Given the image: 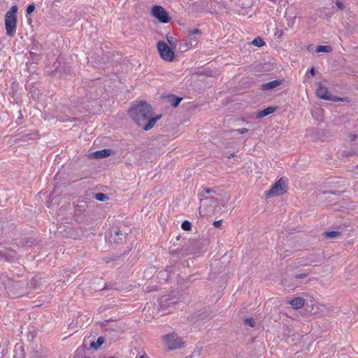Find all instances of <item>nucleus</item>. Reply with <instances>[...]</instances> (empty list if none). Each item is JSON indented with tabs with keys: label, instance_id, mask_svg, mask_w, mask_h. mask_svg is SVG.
Returning <instances> with one entry per match:
<instances>
[{
	"label": "nucleus",
	"instance_id": "obj_18",
	"mask_svg": "<svg viewBox=\"0 0 358 358\" xmlns=\"http://www.w3.org/2000/svg\"><path fill=\"white\" fill-rule=\"evenodd\" d=\"M252 44L255 46L260 48L265 45V42L262 38L258 36L253 39Z\"/></svg>",
	"mask_w": 358,
	"mask_h": 358
},
{
	"label": "nucleus",
	"instance_id": "obj_27",
	"mask_svg": "<svg viewBox=\"0 0 358 358\" xmlns=\"http://www.w3.org/2000/svg\"><path fill=\"white\" fill-rule=\"evenodd\" d=\"M245 324L250 325V327L255 326V322L252 318H248L245 320Z\"/></svg>",
	"mask_w": 358,
	"mask_h": 358
},
{
	"label": "nucleus",
	"instance_id": "obj_26",
	"mask_svg": "<svg viewBox=\"0 0 358 358\" xmlns=\"http://www.w3.org/2000/svg\"><path fill=\"white\" fill-rule=\"evenodd\" d=\"M34 9H35V6L34 3L29 5L28 7L27 8V13L31 14L34 10Z\"/></svg>",
	"mask_w": 358,
	"mask_h": 358
},
{
	"label": "nucleus",
	"instance_id": "obj_32",
	"mask_svg": "<svg viewBox=\"0 0 358 358\" xmlns=\"http://www.w3.org/2000/svg\"><path fill=\"white\" fill-rule=\"evenodd\" d=\"M31 136L29 138L30 139H36L38 138V135L37 133H33L30 134Z\"/></svg>",
	"mask_w": 358,
	"mask_h": 358
},
{
	"label": "nucleus",
	"instance_id": "obj_4",
	"mask_svg": "<svg viewBox=\"0 0 358 358\" xmlns=\"http://www.w3.org/2000/svg\"><path fill=\"white\" fill-rule=\"evenodd\" d=\"M316 94L319 98L324 99V100H327V101H340L345 102V103L349 102V99L348 97L340 98V97H338V96L331 94L329 92L328 88L321 83L318 84V87L316 90Z\"/></svg>",
	"mask_w": 358,
	"mask_h": 358
},
{
	"label": "nucleus",
	"instance_id": "obj_3",
	"mask_svg": "<svg viewBox=\"0 0 358 358\" xmlns=\"http://www.w3.org/2000/svg\"><path fill=\"white\" fill-rule=\"evenodd\" d=\"M175 48V43H173V47H170L164 41H158V52L165 62H171L175 59V52L173 51Z\"/></svg>",
	"mask_w": 358,
	"mask_h": 358
},
{
	"label": "nucleus",
	"instance_id": "obj_6",
	"mask_svg": "<svg viewBox=\"0 0 358 358\" xmlns=\"http://www.w3.org/2000/svg\"><path fill=\"white\" fill-rule=\"evenodd\" d=\"M165 345L169 350H176L184 346V342L182 338L176 334H169L164 337Z\"/></svg>",
	"mask_w": 358,
	"mask_h": 358
},
{
	"label": "nucleus",
	"instance_id": "obj_16",
	"mask_svg": "<svg viewBox=\"0 0 358 358\" xmlns=\"http://www.w3.org/2000/svg\"><path fill=\"white\" fill-rule=\"evenodd\" d=\"M332 48L330 45H317L316 48L317 52H330Z\"/></svg>",
	"mask_w": 358,
	"mask_h": 358
},
{
	"label": "nucleus",
	"instance_id": "obj_8",
	"mask_svg": "<svg viewBox=\"0 0 358 358\" xmlns=\"http://www.w3.org/2000/svg\"><path fill=\"white\" fill-rule=\"evenodd\" d=\"M286 181L280 179L272 186L271 189L267 192L266 196L268 197H273L282 195L286 191Z\"/></svg>",
	"mask_w": 358,
	"mask_h": 358
},
{
	"label": "nucleus",
	"instance_id": "obj_24",
	"mask_svg": "<svg viewBox=\"0 0 358 358\" xmlns=\"http://www.w3.org/2000/svg\"><path fill=\"white\" fill-rule=\"evenodd\" d=\"M277 109H278L277 106H269L266 108L259 110L258 112H275Z\"/></svg>",
	"mask_w": 358,
	"mask_h": 358
},
{
	"label": "nucleus",
	"instance_id": "obj_7",
	"mask_svg": "<svg viewBox=\"0 0 358 358\" xmlns=\"http://www.w3.org/2000/svg\"><path fill=\"white\" fill-rule=\"evenodd\" d=\"M182 98L176 96L171 94H162L159 99V104L161 106H165L167 107L168 105L174 108L177 107Z\"/></svg>",
	"mask_w": 358,
	"mask_h": 358
},
{
	"label": "nucleus",
	"instance_id": "obj_1",
	"mask_svg": "<svg viewBox=\"0 0 358 358\" xmlns=\"http://www.w3.org/2000/svg\"><path fill=\"white\" fill-rule=\"evenodd\" d=\"M224 206L225 201L215 196H208L201 199L199 213L202 216L214 214L219 205Z\"/></svg>",
	"mask_w": 358,
	"mask_h": 358
},
{
	"label": "nucleus",
	"instance_id": "obj_30",
	"mask_svg": "<svg viewBox=\"0 0 358 358\" xmlns=\"http://www.w3.org/2000/svg\"><path fill=\"white\" fill-rule=\"evenodd\" d=\"M166 39L168 43H169L170 47H173V43H175L173 42V38L172 36H166Z\"/></svg>",
	"mask_w": 358,
	"mask_h": 358
},
{
	"label": "nucleus",
	"instance_id": "obj_13",
	"mask_svg": "<svg viewBox=\"0 0 358 358\" xmlns=\"http://www.w3.org/2000/svg\"><path fill=\"white\" fill-rule=\"evenodd\" d=\"M282 84V80H274L271 82L264 83L262 85V89L264 90H269L277 87L278 86Z\"/></svg>",
	"mask_w": 358,
	"mask_h": 358
},
{
	"label": "nucleus",
	"instance_id": "obj_14",
	"mask_svg": "<svg viewBox=\"0 0 358 358\" xmlns=\"http://www.w3.org/2000/svg\"><path fill=\"white\" fill-rule=\"evenodd\" d=\"M110 150L109 149H104L101 150L96 151L93 153V156L96 158H103L106 157H108L110 155Z\"/></svg>",
	"mask_w": 358,
	"mask_h": 358
},
{
	"label": "nucleus",
	"instance_id": "obj_9",
	"mask_svg": "<svg viewBox=\"0 0 358 358\" xmlns=\"http://www.w3.org/2000/svg\"><path fill=\"white\" fill-rule=\"evenodd\" d=\"M151 108L148 103L143 101H135L129 112H150Z\"/></svg>",
	"mask_w": 358,
	"mask_h": 358
},
{
	"label": "nucleus",
	"instance_id": "obj_34",
	"mask_svg": "<svg viewBox=\"0 0 358 358\" xmlns=\"http://www.w3.org/2000/svg\"><path fill=\"white\" fill-rule=\"evenodd\" d=\"M310 73L312 75V76H314L315 74V68L314 67H312L310 71H309Z\"/></svg>",
	"mask_w": 358,
	"mask_h": 358
},
{
	"label": "nucleus",
	"instance_id": "obj_22",
	"mask_svg": "<svg viewBox=\"0 0 358 358\" xmlns=\"http://www.w3.org/2000/svg\"><path fill=\"white\" fill-rule=\"evenodd\" d=\"M191 227H192L191 223L187 220L184 221L181 224V228L184 231H189L191 229Z\"/></svg>",
	"mask_w": 358,
	"mask_h": 358
},
{
	"label": "nucleus",
	"instance_id": "obj_33",
	"mask_svg": "<svg viewBox=\"0 0 358 358\" xmlns=\"http://www.w3.org/2000/svg\"><path fill=\"white\" fill-rule=\"evenodd\" d=\"M268 113H258L257 117L262 118L268 115Z\"/></svg>",
	"mask_w": 358,
	"mask_h": 358
},
{
	"label": "nucleus",
	"instance_id": "obj_35",
	"mask_svg": "<svg viewBox=\"0 0 358 358\" xmlns=\"http://www.w3.org/2000/svg\"><path fill=\"white\" fill-rule=\"evenodd\" d=\"M296 277L297 278H303L306 277V274H301V275H297Z\"/></svg>",
	"mask_w": 358,
	"mask_h": 358
},
{
	"label": "nucleus",
	"instance_id": "obj_21",
	"mask_svg": "<svg viewBox=\"0 0 358 358\" xmlns=\"http://www.w3.org/2000/svg\"><path fill=\"white\" fill-rule=\"evenodd\" d=\"M324 235L327 238H336L338 237L341 235V234L338 231H332L326 232Z\"/></svg>",
	"mask_w": 358,
	"mask_h": 358
},
{
	"label": "nucleus",
	"instance_id": "obj_23",
	"mask_svg": "<svg viewBox=\"0 0 358 358\" xmlns=\"http://www.w3.org/2000/svg\"><path fill=\"white\" fill-rule=\"evenodd\" d=\"M115 235L118 236V240H115L117 242H122L125 238L124 234L122 233L120 230L115 231Z\"/></svg>",
	"mask_w": 358,
	"mask_h": 358
},
{
	"label": "nucleus",
	"instance_id": "obj_5",
	"mask_svg": "<svg viewBox=\"0 0 358 358\" xmlns=\"http://www.w3.org/2000/svg\"><path fill=\"white\" fill-rule=\"evenodd\" d=\"M131 117L136 121L138 126L143 127L145 131L152 128L156 122L155 119L152 118L145 123L149 119L147 116V113H131Z\"/></svg>",
	"mask_w": 358,
	"mask_h": 358
},
{
	"label": "nucleus",
	"instance_id": "obj_19",
	"mask_svg": "<svg viewBox=\"0 0 358 358\" xmlns=\"http://www.w3.org/2000/svg\"><path fill=\"white\" fill-rule=\"evenodd\" d=\"M104 343V338H102V337H99L97 341H96V343L95 342H92L90 343V346L94 349H97L99 347H100L101 345H103Z\"/></svg>",
	"mask_w": 358,
	"mask_h": 358
},
{
	"label": "nucleus",
	"instance_id": "obj_31",
	"mask_svg": "<svg viewBox=\"0 0 358 358\" xmlns=\"http://www.w3.org/2000/svg\"><path fill=\"white\" fill-rule=\"evenodd\" d=\"M151 12L152 16L157 17V5L152 6Z\"/></svg>",
	"mask_w": 358,
	"mask_h": 358
},
{
	"label": "nucleus",
	"instance_id": "obj_29",
	"mask_svg": "<svg viewBox=\"0 0 358 358\" xmlns=\"http://www.w3.org/2000/svg\"><path fill=\"white\" fill-rule=\"evenodd\" d=\"M222 220H217V221H215L213 222V226L215 227V228H220L221 226H222Z\"/></svg>",
	"mask_w": 358,
	"mask_h": 358
},
{
	"label": "nucleus",
	"instance_id": "obj_17",
	"mask_svg": "<svg viewBox=\"0 0 358 358\" xmlns=\"http://www.w3.org/2000/svg\"><path fill=\"white\" fill-rule=\"evenodd\" d=\"M205 194H213V195H212V196H219V195H220L219 194H216V192H215L214 190H213V189H209V188H203V189H202V191H201V193H200V196H201V198L206 197V196H205Z\"/></svg>",
	"mask_w": 358,
	"mask_h": 358
},
{
	"label": "nucleus",
	"instance_id": "obj_25",
	"mask_svg": "<svg viewBox=\"0 0 358 358\" xmlns=\"http://www.w3.org/2000/svg\"><path fill=\"white\" fill-rule=\"evenodd\" d=\"M188 33L189 35H200L201 34V31L199 29H194L189 30Z\"/></svg>",
	"mask_w": 358,
	"mask_h": 358
},
{
	"label": "nucleus",
	"instance_id": "obj_41",
	"mask_svg": "<svg viewBox=\"0 0 358 358\" xmlns=\"http://www.w3.org/2000/svg\"><path fill=\"white\" fill-rule=\"evenodd\" d=\"M109 358H115V357H109Z\"/></svg>",
	"mask_w": 358,
	"mask_h": 358
},
{
	"label": "nucleus",
	"instance_id": "obj_28",
	"mask_svg": "<svg viewBox=\"0 0 358 358\" xmlns=\"http://www.w3.org/2000/svg\"><path fill=\"white\" fill-rule=\"evenodd\" d=\"M335 3L340 10H342L345 8V5L339 0H336Z\"/></svg>",
	"mask_w": 358,
	"mask_h": 358
},
{
	"label": "nucleus",
	"instance_id": "obj_10",
	"mask_svg": "<svg viewBox=\"0 0 358 358\" xmlns=\"http://www.w3.org/2000/svg\"><path fill=\"white\" fill-rule=\"evenodd\" d=\"M171 20L169 13L161 6L158 5V22L167 24Z\"/></svg>",
	"mask_w": 358,
	"mask_h": 358
},
{
	"label": "nucleus",
	"instance_id": "obj_36",
	"mask_svg": "<svg viewBox=\"0 0 358 358\" xmlns=\"http://www.w3.org/2000/svg\"><path fill=\"white\" fill-rule=\"evenodd\" d=\"M139 358H147V357L145 355H142Z\"/></svg>",
	"mask_w": 358,
	"mask_h": 358
},
{
	"label": "nucleus",
	"instance_id": "obj_37",
	"mask_svg": "<svg viewBox=\"0 0 358 358\" xmlns=\"http://www.w3.org/2000/svg\"><path fill=\"white\" fill-rule=\"evenodd\" d=\"M22 113H20L18 118H22Z\"/></svg>",
	"mask_w": 358,
	"mask_h": 358
},
{
	"label": "nucleus",
	"instance_id": "obj_15",
	"mask_svg": "<svg viewBox=\"0 0 358 358\" xmlns=\"http://www.w3.org/2000/svg\"><path fill=\"white\" fill-rule=\"evenodd\" d=\"M248 132V129L245 128L238 129L231 131V136L235 139H238L237 136L244 134Z\"/></svg>",
	"mask_w": 358,
	"mask_h": 358
},
{
	"label": "nucleus",
	"instance_id": "obj_2",
	"mask_svg": "<svg viewBox=\"0 0 358 358\" xmlns=\"http://www.w3.org/2000/svg\"><path fill=\"white\" fill-rule=\"evenodd\" d=\"M17 6H13L6 13L5 27L6 34L8 36H13L16 32Z\"/></svg>",
	"mask_w": 358,
	"mask_h": 358
},
{
	"label": "nucleus",
	"instance_id": "obj_39",
	"mask_svg": "<svg viewBox=\"0 0 358 358\" xmlns=\"http://www.w3.org/2000/svg\"><path fill=\"white\" fill-rule=\"evenodd\" d=\"M232 156H233V154H231L230 156H228V158L232 157Z\"/></svg>",
	"mask_w": 358,
	"mask_h": 358
},
{
	"label": "nucleus",
	"instance_id": "obj_40",
	"mask_svg": "<svg viewBox=\"0 0 358 358\" xmlns=\"http://www.w3.org/2000/svg\"><path fill=\"white\" fill-rule=\"evenodd\" d=\"M232 156H233V154H231L230 156H228V158L232 157Z\"/></svg>",
	"mask_w": 358,
	"mask_h": 358
},
{
	"label": "nucleus",
	"instance_id": "obj_12",
	"mask_svg": "<svg viewBox=\"0 0 358 358\" xmlns=\"http://www.w3.org/2000/svg\"><path fill=\"white\" fill-rule=\"evenodd\" d=\"M196 41H197L195 38H192L188 41L180 44L179 50L182 52H186L189 48L194 45L196 43Z\"/></svg>",
	"mask_w": 358,
	"mask_h": 358
},
{
	"label": "nucleus",
	"instance_id": "obj_20",
	"mask_svg": "<svg viewBox=\"0 0 358 358\" xmlns=\"http://www.w3.org/2000/svg\"><path fill=\"white\" fill-rule=\"evenodd\" d=\"M94 198L100 201H105L108 199V196L106 194L103 193H97L95 194Z\"/></svg>",
	"mask_w": 358,
	"mask_h": 358
},
{
	"label": "nucleus",
	"instance_id": "obj_11",
	"mask_svg": "<svg viewBox=\"0 0 358 358\" xmlns=\"http://www.w3.org/2000/svg\"><path fill=\"white\" fill-rule=\"evenodd\" d=\"M289 303L292 308L299 309L302 308L305 304V299L302 297H297L294 299L289 300Z\"/></svg>",
	"mask_w": 358,
	"mask_h": 358
},
{
	"label": "nucleus",
	"instance_id": "obj_38",
	"mask_svg": "<svg viewBox=\"0 0 358 358\" xmlns=\"http://www.w3.org/2000/svg\"><path fill=\"white\" fill-rule=\"evenodd\" d=\"M232 156H233V154H231L230 156H228V158L232 157Z\"/></svg>",
	"mask_w": 358,
	"mask_h": 358
}]
</instances>
